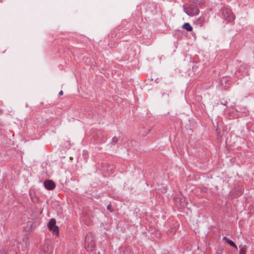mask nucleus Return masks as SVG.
<instances>
[{"label":"nucleus","mask_w":254,"mask_h":254,"mask_svg":"<svg viewBox=\"0 0 254 254\" xmlns=\"http://www.w3.org/2000/svg\"><path fill=\"white\" fill-rule=\"evenodd\" d=\"M84 248L87 252H92L95 248V243L93 237L91 235H87L85 237Z\"/></svg>","instance_id":"obj_1"},{"label":"nucleus","mask_w":254,"mask_h":254,"mask_svg":"<svg viewBox=\"0 0 254 254\" xmlns=\"http://www.w3.org/2000/svg\"><path fill=\"white\" fill-rule=\"evenodd\" d=\"M223 17L228 21H232L235 18V16L231 10L227 7L221 9Z\"/></svg>","instance_id":"obj_2"},{"label":"nucleus","mask_w":254,"mask_h":254,"mask_svg":"<svg viewBox=\"0 0 254 254\" xmlns=\"http://www.w3.org/2000/svg\"><path fill=\"white\" fill-rule=\"evenodd\" d=\"M44 186L47 190H51L55 188V183L50 180H46L44 182Z\"/></svg>","instance_id":"obj_3"},{"label":"nucleus","mask_w":254,"mask_h":254,"mask_svg":"<svg viewBox=\"0 0 254 254\" xmlns=\"http://www.w3.org/2000/svg\"><path fill=\"white\" fill-rule=\"evenodd\" d=\"M179 200L180 201L179 204L176 203V204L178 205L179 207L180 208H184L187 206L188 202L185 198H181L180 199L179 198Z\"/></svg>","instance_id":"obj_4"},{"label":"nucleus","mask_w":254,"mask_h":254,"mask_svg":"<svg viewBox=\"0 0 254 254\" xmlns=\"http://www.w3.org/2000/svg\"><path fill=\"white\" fill-rule=\"evenodd\" d=\"M223 240L226 243H228L229 245H230L232 247L237 249V246L236 245V244L233 242V241L229 239L228 238H227L226 237H223Z\"/></svg>","instance_id":"obj_5"},{"label":"nucleus","mask_w":254,"mask_h":254,"mask_svg":"<svg viewBox=\"0 0 254 254\" xmlns=\"http://www.w3.org/2000/svg\"><path fill=\"white\" fill-rule=\"evenodd\" d=\"M56 221L55 219H51L47 224V227L49 230L56 226Z\"/></svg>","instance_id":"obj_6"},{"label":"nucleus","mask_w":254,"mask_h":254,"mask_svg":"<svg viewBox=\"0 0 254 254\" xmlns=\"http://www.w3.org/2000/svg\"><path fill=\"white\" fill-rule=\"evenodd\" d=\"M205 22L204 16H201L198 18L195 21V23L199 25L200 26H202Z\"/></svg>","instance_id":"obj_7"},{"label":"nucleus","mask_w":254,"mask_h":254,"mask_svg":"<svg viewBox=\"0 0 254 254\" xmlns=\"http://www.w3.org/2000/svg\"><path fill=\"white\" fill-rule=\"evenodd\" d=\"M182 28L187 31L190 32L192 30L193 28L189 23H185L182 26Z\"/></svg>","instance_id":"obj_8"},{"label":"nucleus","mask_w":254,"mask_h":254,"mask_svg":"<svg viewBox=\"0 0 254 254\" xmlns=\"http://www.w3.org/2000/svg\"><path fill=\"white\" fill-rule=\"evenodd\" d=\"M50 230L52 231L53 233L57 235L59 234V227L57 226H56L51 229Z\"/></svg>","instance_id":"obj_9"},{"label":"nucleus","mask_w":254,"mask_h":254,"mask_svg":"<svg viewBox=\"0 0 254 254\" xmlns=\"http://www.w3.org/2000/svg\"><path fill=\"white\" fill-rule=\"evenodd\" d=\"M44 254H52L53 251L51 247L50 246H48L47 250H44Z\"/></svg>","instance_id":"obj_10"},{"label":"nucleus","mask_w":254,"mask_h":254,"mask_svg":"<svg viewBox=\"0 0 254 254\" xmlns=\"http://www.w3.org/2000/svg\"><path fill=\"white\" fill-rule=\"evenodd\" d=\"M246 248L245 246L240 247L239 254H246Z\"/></svg>","instance_id":"obj_11"},{"label":"nucleus","mask_w":254,"mask_h":254,"mask_svg":"<svg viewBox=\"0 0 254 254\" xmlns=\"http://www.w3.org/2000/svg\"><path fill=\"white\" fill-rule=\"evenodd\" d=\"M118 141V137H116V136H114L113 138H112V143H115L116 142H117Z\"/></svg>","instance_id":"obj_12"},{"label":"nucleus","mask_w":254,"mask_h":254,"mask_svg":"<svg viewBox=\"0 0 254 254\" xmlns=\"http://www.w3.org/2000/svg\"><path fill=\"white\" fill-rule=\"evenodd\" d=\"M59 94H60V95H63V91H62V90H61V91H60V92H59Z\"/></svg>","instance_id":"obj_13"},{"label":"nucleus","mask_w":254,"mask_h":254,"mask_svg":"<svg viewBox=\"0 0 254 254\" xmlns=\"http://www.w3.org/2000/svg\"><path fill=\"white\" fill-rule=\"evenodd\" d=\"M198 12H198V10L197 9H196L195 10V13H196V14H198Z\"/></svg>","instance_id":"obj_14"},{"label":"nucleus","mask_w":254,"mask_h":254,"mask_svg":"<svg viewBox=\"0 0 254 254\" xmlns=\"http://www.w3.org/2000/svg\"><path fill=\"white\" fill-rule=\"evenodd\" d=\"M185 12H186V14H187L188 15H189V14L188 13V12L185 11Z\"/></svg>","instance_id":"obj_15"},{"label":"nucleus","mask_w":254,"mask_h":254,"mask_svg":"<svg viewBox=\"0 0 254 254\" xmlns=\"http://www.w3.org/2000/svg\"><path fill=\"white\" fill-rule=\"evenodd\" d=\"M31 199L32 200V201H34L35 200L33 199L32 197L31 196Z\"/></svg>","instance_id":"obj_16"},{"label":"nucleus","mask_w":254,"mask_h":254,"mask_svg":"<svg viewBox=\"0 0 254 254\" xmlns=\"http://www.w3.org/2000/svg\"><path fill=\"white\" fill-rule=\"evenodd\" d=\"M177 198H176L175 199V201L177 202Z\"/></svg>","instance_id":"obj_17"},{"label":"nucleus","mask_w":254,"mask_h":254,"mask_svg":"<svg viewBox=\"0 0 254 254\" xmlns=\"http://www.w3.org/2000/svg\"><path fill=\"white\" fill-rule=\"evenodd\" d=\"M107 208L110 209L109 206L108 207H107Z\"/></svg>","instance_id":"obj_18"},{"label":"nucleus","mask_w":254,"mask_h":254,"mask_svg":"<svg viewBox=\"0 0 254 254\" xmlns=\"http://www.w3.org/2000/svg\"><path fill=\"white\" fill-rule=\"evenodd\" d=\"M107 208L110 209L109 206L108 207H107Z\"/></svg>","instance_id":"obj_19"},{"label":"nucleus","mask_w":254,"mask_h":254,"mask_svg":"<svg viewBox=\"0 0 254 254\" xmlns=\"http://www.w3.org/2000/svg\"><path fill=\"white\" fill-rule=\"evenodd\" d=\"M2 0H0V1H1Z\"/></svg>","instance_id":"obj_20"}]
</instances>
